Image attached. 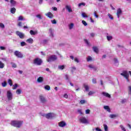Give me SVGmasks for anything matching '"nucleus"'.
<instances>
[{
  "label": "nucleus",
  "instance_id": "nucleus-16",
  "mask_svg": "<svg viewBox=\"0 0 131 131\" xmlns=\"http://www.w3.org/2000/svg\"><path fill=\"white\" fill-rule=\"evenodd\" d=\"M45 15L46 16H47V17H48V18H50V19H52L54 17V15L50 12H49L48 13H46Z\"/></svg>",
  "mask_w": 131,
  "mask_h": 131
},
{
  "label": "nucleus",
  "instance_id": "nucleus-48",
  "mask_svg": "<svg viewBox=\"0 0 131 131\" xmlns=\"http://www.w3.org/2000/svg\"><path fill=\"white\" fill-rule=\"evenodd\" d=\"M94 94H95V92L90 91L88 95H89V96H92V95H94Z\"/></svg>",
  "mask_w": 131,
  "mask_h": 131
},
{
  "label": "nucleus",
  "instance_id": "nucleus-18",
  "mask_svg": "<svg viewBox=\"0 0 131 131\" xmlns=\"http://www.w3.org/2000/svg\"><path fill=\"white\" fill-rule=\"evenodd\" d=\"M30 33L31 35H35V34H37L38 32L36 30H35V31L30 30Z\"/></svg>",
  "mask_w": 131,
  "mask_h": 131
},
{
  "label": "nucleus",
  "instance_id": "nucleus-21",
  "mask_svg": "<svg viewBox=\"0 0 131 131\" xmlns=\"http://www.w3.org/2000/svg\"><path fill=\"white\" fill-rule=\"evenodd\" d=\"M26 42H28V43H33V39L30 38L26 40Z\"/></svg>",
  "mask_w": 131,
  "mask_h": 131
},
{
  "label": "nucleus",
  "instance_id": "nucleus-8",
  "mask_svg": "<svg viewBox=\"0 0 131 131\" xmlns=\"http://www.w3.org/2000/svg\"><path fill=\"white\" fill-rule=\"evenodd\" d=\"M39 99L40 102L42 104H45V103H47V99H46V97H45L43 95H39Z\"/></svg>",
  "mask_w": 131,
  "mask_h": 131
},
{
  "label": "nucleus",
  "instance_id": "nucleus-28",
  "mask_svg": "<svg viewBox=\"0 0 131 131\" xmlns=\"http://www.w3.org/2000/svg\"><path fill=\"white\" fill-rule=\"evenodd\" d=\"M25 18H23V16H19L18 18V21H25Z\"/></svg>",
  "mask_w": 131,
  "mask_h": 131
},
{
  "label": "nucleus",
  "instance_id": "nucleus-52",
  "mask_svg": "<svg viewBox=\"0 0 131 131\" xmlns=\"http://www.w3.org/2000/svg\"><path fill=\"white\" fill-rule=\"evenodd\" d=\"M85 114H90V113L91 112V110L88 109L85 111Z\"/></svg>",
  "mask_w": 131,
  "mask_h": 131
},
{
  "label": "nucleus",
  "instance_id": "nucleus-51",
  "mask_svg": "<svg viewBox=\"0 0 131 131\" xmlns=\"http://www.w3.org/2000/svg\"><path fill=\"white\" fill-rule=\"evenodd\" d=\"M0 27L1 28L4 29V28H5V25H4L3 23H0Z\"/></svg>",
  "mask_w": 131,
  "mask_h": 131
},
{
  "label": "nucleus",
  "instance_id": "nucleus-20",
  "mask_svg": "<svg viewBox=\"0 0 131 131\" xmlns=\"http://www.w3.org/2000/svg\"><path fill=\"white\" fill-rule=\"evenodd\" d=\"M10 12L11 14H15L16 13V8L15 7L10 9Z\"/></svg>",
  "mask_w": 131,
  "mask_h": 131
},
{
  "label": "nucleus",
  "instance_id": "nucleus-19",
  "mask_svg": "<svg viewBox=\"0 0 131 131\" xmlns=\"http://www.w3.org/2000/svg\"><path fill=\"white\" fill-rule=\"evenodd\" d=\"M103 108L105 110H106L107 112H111V110H110V107H109V106L105 105L104 106Z\"/></svg>",
  "mask_w": 131,
  "mask_h": 131
},
{
  "label": "nucleus",
  "instance_id": "nucleus-11",
  "mask_svg": "<svg viewBox=\"0 0 131 131\" xmlns=\"http://www.w3.org/2000/svg\"><path fill=\"white\" fill-rule=\"evenodd\" d=\"M67 125V124L64 121H60L58 123V126H60V127H64V126H66Z\"/></svg>",
  "mask_w": 131,
  "mask_h": 131
},
{
  "label": "nucleus",
  "instance_id": "nucleus-64",
  "mask_svg": "<svg viewBox=\"0 0 131 131\" xmlns=\"http://www.w3.org/2000/svg\"><path fill=\"white\" fill-rule=\"evenodd\" d=\"M95 130L96 131H102V129L99 128L98 127L96 128Z\"/></svg>",
  "mask_w": 131,
  "mask_h": 131
},
{
  "label": "nucleus",
  "instance_id": "nucleus-22",
  "mask_svg": "<svg viewBox=\"0 0 131 131\" xmlns=\"http://www.w3.org/2000/svg\"><path fill=\"white\" fill-rule=\"evenodd\" d=\"M37 81L39 83L42 82V81H43V77H39V78H37Z\"/></svg>",
  "mask_w": 131,
  "mask_h": 131
},
{
  "label": "nucleus",
  "instance_id": "nucleus-31",
  "mask_svg": "<svg viewBox=\"0 0 131 131\" xmlns=\"http://www.w3.org/2000/svg\"><path fill=\"white\" fill-rule=\"evenodd\" d=\"M65 68V66H58V69L60 70H63Z\"/></svg>",
  "mask_w": 131,
  "mask_h": 131
},
{
  "label": "nucleus",
  "instance_id": "nucleus-14",
  "mask_svg": "<svg viewBox=\"0 0 131 131\" xmlns=\"http://www.w3.org/2000/svg\"><path fill=\"white\" fill-rule=\"evenodd\" d=\"M102 95H103L104 97H106V98H108L109 99L111 98V95H110V94H109L107 92H103L102 93Z\"/></svg>",
  "mask_w": 131,
  "mask_h": 131
},
{
  "label": "nucleus",
  "instance_id": "nucleus-53",
  "mask_svg": "<svg viewBox=\"0 0 131 131\" xmlns=\"http://www.w3.org/2000/svg\"><path fill=\"white\" fill-rule=\"evenodd\" d=\"M75 62H76L77 63H79V60H78V58L77 57H75L74 58Z\"/></svg>",
  "mask_w": 131,
  "mask_h": 131
},
{
  "label": "nucleus",
  "instance_id": "nucleus-2",
  "mask_svg": "<svg viewBox=\"0 0 131 131\" xmlns=\"http://www.w3.org/2000/svg\"><path fill=\"white\" fill-rule=\"evenodd\" d=\"M33 64L37 66H40L42 64V59L40 58H36L33 60Z\"/></svg>",
  "mask_w": 131,
  "mask_h": 131
},
{
  "label": "nucleus",
  "instance_id": "nucleus-59",
  "mask_svg": "<svg viewBox=\"0 0 131 131\" xmlns=\"http://www.w3.org/2000/svg\"><path fill=\"white\" fill-rule=\"evenodd\" d=\"M63 98H65L66 99H68V95L67 94H65L63 95Z\"/></svg>",
  "mask_w": 131,
  "mask_h": 131
},
{
  "label": "nucleus",
  "instance_id": "nucleus-36",
  "mask_svg": "<svg viewBox=\"0 0 131 131\" xmlns=\"http://www.w3.org/2000/svg\"><path fill=\"white\" fill-rule=\"evenodd\" d=\"M12 89L13 90H16V89H17L18 88V84L17 83H15L14 85H12Z\"/></svg>",
  "mask_w": 131,
  "mask_h": 131
},
{
  "label": "nucleus",
  "instance_id": "nucleus-34",
  "mask_svg": "<svg viewBox=\"0 0 131 131\" xmlns=\"http://www.w3.org/2000/svg\"><path fill=\"white\" fill-rule=\"evenodd\" d=\"M106 38H107V40H108V41H109L112 39L113 37H112V36L107 35Z\"/></svg>",
  "mask_w": 131,
  "mask_h": 131
},
{
  "label": "nucleus",
  "instance_id": "nucleus-55",
  "mask_svg": "<svg viewBox=\"0 0 131 131\" xmlns=\"http://www.w3.org/2000/svg\"><path fill=\"white\" fill-rule=\"evenodd\" d=\"M0 49L2 51H5V50H6V47H3V46H1L0 47Z\"/></svg>",
  "mask_w": 131,
  "mask_h": 131
},
{
  "label": "nucleus",
  "instance_id": "nucleus-62",
  "mask_svg": "<svg viewBox=\"0 0 131 131\" xmlns=\"http://www.w3.org/2000/svg\"><path fill=\"white\" fill-rule=\"evenodd\" d=\"M89 68H91V69H94V68H95V67L93 66V65H92V64H90L89 66Z\"/></svg>",
  "mask_w": 131,
  "mask_h": 131
},
{
  "label": "nucleus",
  "instance_id": "nucleus-61",
  "mask_svg": "<svg viewBox=\"0 0 131 131\" xmlns=\"http://www.w3.org/2000/svg\"><path fill=\"white\" fill-rule=\"evenodd\" d=\"M94 15L96 18H98V17H99V16H98V15H97V13L96 12V11L94 12Z\"/></svg>",
  "mask_w": 131,
  "mask_h": 131
},
{
  "label": "nucleus",
  "instance_id": "nucleus-15",
  "mask_svg": "<svg viewBox=\"0 0 131 131\" xmlns=\"http://www.w3.org/2000/svg\"><path fill=\"white\" fill-rule=\"evenodd\" d=\"M83 88H84L86 92H89V91H90V86H89V85H88L87 83H84L83 84Z\"/></svg>",
  "mask_w": 131,
  "mask_h": 131
},
{
  "label": "nucleus",
  "instance_id": "nucleus-43",
  "mask_svg": "<svg viewBox=\"0 0 131 131\" xmlns=\"http://www.w3.org/2000/svg\"><path fill=\"white\" fill-rule=\"evenodd\" d=\"M107 15H108V17L110 18V19H111V20H113V19H114V18L112 16V15H111V14L108 13L107 14Z\"/></svg>",
  "mask_w": 131,
  "mask_h": 131
},
{
  "label": "nucleus",
  "instance_id": "nucleus-3",
  "mask_svg": "<svg viewBox=\"0 0 131 131\" xmlns=\"http://www.w3.org/2000/svg\"><path fill=\"white\" fill-rule=\"evenodd\" d=\"M57 56H56V55H51L50 56H49L47 58V61L49 63H51L52 62H54V61H56V60H57Z\"/></svg>",
  "mask_w": 131,
  "mask_h": 131
},
{
  "label": "nucleus",
  "instance_id": "nucleus-6",
  "mask_svg": "<svg viewBox=\"0 0 131 131\" xmlns=\"http://www.w3.org/2000/svg\"><path fill=\"white\" fill-rule=\"evenodd\" d=\"M7 97L8 101L13 100V94L11 91L9 90L7 92Z\"/></svg>",
  "mask_w": 131,
  "mask_h": 131
},
{
  "label": "nucleus",
  "instance_id": "nucleus-50",
  "mask_svg": "<svg viewBox=\"0 0 131 131\" xmlns=\"http://www.w3.org/2000/svg\"><path fill=\"white\" fill-rule=\"evenodd\" d=\"M77 112L80 114V115H82L83 114V113H82L81 110H78Z\"/></svg>",
  "mask_w": 131,
  "mask_h": 131
},
{
  "label": "nucleus",
  "instance_id": "nucleus-40",
  "mask_svg": "<svg viewBox=\"0 0 131 131\" xmlns=\"http://www.w3.org/2000/svg\"><path fill=\"white\" fill-rule=\"evenodd\" d=\"M11 64H12V67H13V68H17V65L16 64V63H15L14 62H11Z\"/></svg>",
  "mask_w": 131,
  "mask_h": 131
},
{
  "label": "nucleus",
  "instance_id": "nucleus-33",
  "mask_svg": "<svg viewBox=\"0 0 131 131\" xmlns=\"http://www.w3.org/2000/svg\"><path fill=\"white\" fill-rule=\"evenodd\" d=\"M4 67H5V64H4L3 62L0 61V68L1 69H3V68H4Z\"/></svg>",
  "mask_w": 131,
  "mask_h": 131
},
{
  "label": "nucleus",
  "instance_id": "nucleus-42",
  "mask_svg": "<svg viewBox=\"0 0 131 131\" xmlns=\"http://www.w3.org/2000/svg\"><path fill=\"white\" fill-rule=\"evenodd\" d=\"M120 127L121 128L122 130L123 131H126V129L123 126V125H120Z\"/></svg>",
  "mask_w": 131,
  "mask_h": 131
},
{
  "label": "nucleus",
  "instance_id": "nucleus-47",
  "mask_svg": "<svg viewBox=\"0 0 131 131\" xmlns=\"http://www.w3.org/2000/svg\"><path fill=\"white\" fill-rule=\"evenodd\" d=\"M82 23L84 26H88V23L84 20H82Z\"/></svg>",
  "mask_w": 131,
  "mask_h": 131
},
{
  "label": "nucleus",
  "instance_id": "nucleus-27",
  "mask_svg": "<svg viewBox=\"0 0 131 131\" xmlns=\"http://www.w3.org/2000/svg\"><path fill=\"white\" fill-rule=\"evenodd\" d=\"M44 89L46 90V91H50L51 90V87L49 85H46L44 86Z\"/></svg>",
  "mask_w": 131,
  "mask_h": 131
},
{
  "label": "nucleus",
  "instance_id": "nucleus-54",
  "mask_svg": "<svg viewBox=\"0 0 131 131\" xmlns=\"http://www.w3.org/2000/svg\"><path fill=\"white\" fill-rule=\"evenodd\" d=\"M51 23H52V24H57V21H56L55 19L51 20Z\"/></svg>",
  "mask_w": 131,
  "mask_h": 131
},
{
  "label": "nucleus",
  "instance_id": "nucleus-44",
  "mask_svg": "<svg viewBox=\"0 0 131 131\" xmlns=\"http://www.w3.org/2000/svg\"><path fill=\"white\" fill-rule=\"evenodd\" d=\"M2 86H3V88L7 86V82L4 81V82H2Z\"/></svg>",
  "mask_w": 131,
  "mask_h": 131
},
{
  "label": "nucleus",
  "instance_id": "nucleus-38",
  "mask_svg": "<svg viewBox=\"0 0 131 131\" xmlns=\"http://www.w3.org/2000/svg\"><path fill=\"white\" fill-rule=\"evenodd\" d=\"M81 16L83 17V18H88V15L85 14L84 12H82L81 13Z\"/></svg>",
  "mask_w": 131,
  "mask_h": 131
},
{
  "label": "nucleus",
  "instance_id": "nucleus-63",
  "mask_svg": "<svg viewBox=\"0 0 131 131\" xmlns=\"http://www.w3.org/2000/svg\"><path fill=\"white\" fill-rule=\"evenodd\" d=\"M37 18H38V19H41V16L40 14H38L36 15Z\"/></svg>",
  "mask_w": 131,
  "mask_h": 131
},
{
  "label": "nucleus",
  "instance_id": "nucleus-56",
  "mask_svg": "<svg viewBox=\"0 0 131 131\" xmlns=\"http://www.w3.org/2000/svg\"><path fill=\"white\" fill-rule=\"evenodd\" d=\"M114 61L115 64H118V60H117V59L115 58L114 59Z\"/></svg>",
  "mask_w": 131,
  "mask_h": 131
},
{
  "label": "nucleus",
  "instance_id": "nucleus-23",
  "mask_svg": "<svg viewBox=\"0 0 131 131\" xmlns=\"http://www.w3.org/2000/svg\"><path fill=\"white\" fill-rule=\"evenodd\" d=\"M49 33L50 37H54V33L53 32V30L52 29H49Z\"/></svg>",
  "mask_w": 131,
  "mask_h": 131
},
{
  "label": "nucleus",
  "instance_id": "nucleus-60",
  "mask_svg": "<svg viewBox=\"0 0 131 131\" xmlns=\"http://www.w3.org/2000/svg\"><path fill=\"white\" fill-rule=\"evenodd\" d=\"M84 41L86 43V45H88V46H89L90 45L89 43V41L87 39H84Z\"/></svg>",
  "mask_w": 131,
  "mask_h": 131
},
{
  "label": "nucleus",
  "instance_id": "nucleus-35",
  "mask_svg": "<svg viewBox=\"0 0 131 131\" xmlns=\"http://www.w3.org/2000/svg\"><path fill=\"white\" fill-rule=\"evenodd\" d=\"M82 6H83V7H84V6H85V3H79L78 5V7L79 8H80V7H81Z\"/></svg>",
  "mask_w": 131,
  "mask_h": 131
},
{
  "label": "nucleus",
  "instance_id": "nucleus-37",
  "mask_svg": "<svg viewBox=\"0 0 131 131\" xmlns=\"http://www.w3.org/2000/svg\"><path fill=\"white\" fill-rule=\"evenodd\" d=\"M128 95H131V85L128 86Z\"/></svg>",
  "mask_w": 131,
  "mask_h": 131
},
{
  "label": "nucleus",
  "instance_id": "nucleus-9",
  "mask_svg": "<svg viewBox=\"0 0 131 131\" xmlns=\"http://www.w3.org/2000/svg\"><path fill=\"white\" fill-rule=\"evenodd\" d=\"M16 34L17 35V36H19V38H20L21 39H23L24 37H25V34L20 32V31H16Z\"/></svg>",
  "mask_w": 131,
  "mask_h": 131
},
{
  "label": "nucleus",
  "instance_id": "nucleus-13",
  "mask_svg": "<svg viewBox=\"0 0 131 131\" xmlns=\"http://www.w3.org/2000/svg\"><path fill=\"white\" fill-rule=\"evenodd\" d=\"M122 14V11L121 10V9L119 8L117 9V16L118 18H119L120 17V15Z\"/></svg>",
  "mask_w": 131,
  "mask_h": 131
},
{
  "label": "nucleus",
  "instance_id": "nucleus-5",
  "mask_svg": "<svg viewBox=\"0 0 131 131\" xmlns=\"http://www.w3.org/2000/svg\"><path fill=\"white\" fill-rule=\"evenodd\" d=\"M121 75H122V76H124V77L126 78L127 82L129 81L128 80V77L129 76L128 72H127V71H124L123 73H121Z\"/></svg>",
  "mask_w": 131,
  "mask_h": 131
},
{
  "label": "nucleus",
  "instance_id": "nucleus-24",
  "mask_svg": "<svg viewBox=\"0 0 131 131\" xmlns=\"http://www.w3.org/2000/svg\"><path fill=\"white\" fill-rule=\"evenodd\" d=\"M93 50L95 53H96V54H98L99 53V49L97 48V47H94L93 48Z\"/></svg>",
  "mask_w": 131,
  "mask_h": 131
},
{
  "label": "nucleus",
  "instance_id": "nucleus-12",
  "mask_svg": "<svg viewBox=\"0 0 131 131\" xmlns=\"http://www.w3.org/2000/svg\"><path fill=\"white\" fill-rule=\"evenodd\" d=\"M66 10L69 12V13H72V8H71V6L70 5H66Z\"/></svg>",
  "mask_w": 131,
  "mask_h": 131
},
{
  "label": "nucleus",
  "instance_id": "nucleus-7",
  "mask_svg": "<svg viewBox=\"0 0 131 131\" xmlns=\"http://www.w3.org/2000/svg\"><path fill=\"white\" fill-rule=\"evenodd\" d=\"M14 56H16L17 58H19L20 59H21V58H23V54L22 53L19 52V51H15L14 52Z\"/></svg>",
  "mask_w": 131,
  "mask_h": 131
},
{
  "label": "nucleus",
  "instance_id": "nucleus-30",
  "mask_svg": "<svg viewBox=\"0 0 131 131\" xmlns=\"http://www.w3.org/2000/svg\"><path fill=\"white\" fill-rule=\"evenodd\" d=\"M74 26V24L73 23H71V24H70L69 25V28L70 30H71V29L73 28Z\"/></svg>",
  "mask_w": 131,
  "mask_h": 131
},
{
  "label": "nucleus",
  "instance_id": "nucleus-39",
  "mask_svg": "<svg viewBox=\"0 0 131 131\" xmlns=\"http://www.w3.org/2000/svg\"><path fill=\"white\" fill-rule=\"evenodd\" d=\"M21 47H24V46H27V44L25 41H22L20 42Z\"/></svg>",
  "mask_w": 131,
  "mask_h": 131
},
{
  "label": "nucleus",
  "instance_id": "nucleus-17",
  "mask_svg": "<svg viewBox=\"0 0 131 131\" xmlns=\"http://www.w3.org/2000/svg\"><path fill=\"white\" fill-rule=\"evenodd\" d=\"M11 7H15L17 2L15 0H10Z\"/></svg>",
  "mask_w": 131,
  "mask_h": 131
},
{
  "label": "nucleus",
  "instance_id": "nucleus-32",
  "mask_svg": "<svg viewBox=\"0 0 131 131\" xmlns=\"http://www.w3.org/2000/svg\"><path fill=\"white\" fill-rule=\"evenodd\" d=\"M86 60H87V62H90V61L93 60V58H92V57H91L90 56H89L86 58Z\"/></svg>",
  "mask_w": 131,
  "mask_h": 131
},
{
  "label": "nucleus",
  "instance_id": "nucleus-4",
  "mask_svg": "<svg viewBox=\"0 0 131 131\" xmlns=\"http://www.w3.org/2000/svg\"><path fill=\"white\" fill-rule=\"evenodd\" d=\"M43 116L47 118V119H52V118H54V117H56V115L53 113H48L47 114H44Z\"/></svg>",
  "mask_w": 131,
  "mask_h": 131
},
{
  "label": "nucleus",
  "instance_id": "nucleus-29",
  "mask_svg": "<svg viewBox=\"0 0 131 131\" xmlns=\"http://www.w3.org/2000/svg\"><path fill=\"white\" fill-rule=\"evenodd\" d=\"M8 83L9 84V85H10V86H12V85H13V81H12V80H11V79H8Z\"/></svg>",
  "mask_w": 131,
  "mask_h": 131
},
{
  "label": "nucleus",
  "instance_id": "nucleus-41",
  "mask_svg": "<svg viewBox=\"0 0 131 131\" xmlns=\"http://www.w3.org/2000/svg\"><path fill=\"white\" fill-rule=\"evenodd\" d=\"M103 127L105 131H108V126L106 124H103Z\"/></svg>",
  "mask_w": 131,
  "mask_h": 131
},
{
  "label": "nucleus",
  "instance_id": "nucleus-1",
  "mask_svg": "<svg viewBox=\"0 0 131 131\" xmlns=\"http://www.w3.org/2000/svg\"><path fill=\"white\" fill-rule=\"evenodd\" d=\"M23 123V121H12L11 122V125L15 127H21V125H22Z\"/></svg>",
  "mask_w": 131,
  "mask_h": 131
},
{
  "label": "nucleus",
  "instance_id": "nucleus-57",
  "mask_svg": "<svg viewBox=\"0 0 131 131\" xmlns=\"http://www.w3.org/2000/svg\"><path fill=\"white\" fill-rule=\"evenodd\" d=\"M65 77H66V79H67V80H69V75L66 74L65 75Z\"/></svg>",
  "mask_w": 131,
  "mask_h": 131
},
{
  "label": "nucleus",
  "instance_id": "nucleus-49",
  "mask_svg": "<svg viewBox=\"0 0 131 131\" xmlns=\"http://www.w3.org/2000/svg\"><path fill=\"white\" fill-rule=\"evenodd\" d=\"M47 42H48V40H43L41 42V43H42L43 45H45L46 43H47Z\"/></svg>",
  "mask_w": 131,
  "mask_h": 131
},
{
  "label": "nucleus",
  "instance_id": "nucleus-45",
  "mask_svg": "<svg viewBox=\"0 0 131 131\" xmlns=\"http://www.w3.org/2000/svg\"><path fill=\"white\" fill-rule=\"evenodd\" d=\"M16 94H17V95H20V94H21V90L20 89H17L16 91Z\"/></svg>",
  "mask_w": 131,
  "mask_h": 131
},
{
  "label": "nucleus",
  "instance_id": "nucleus-25",
  "mask_svg": "<svg viewBox=\"0 0 131 131\" xmlns=\"http://www.w3.org/2000/svg\"><path fill=\"white\" fill-rule=\"evenodd\" d=\"M76 70V68L75 67H71V72L72 74H73L74 73V71Z\"/></svg>",
  "mask_w": 131,
  "mask_h": 131
},
{
  "label": "nucleus",
  "instance_id": "nucleus-46",
  "mask_svg": "<svg viewBox=\"0 0 131 131\" xmlns=\"http://www.w3.org/2000/svg\"><path fill=\"white\" fill-rule=\"evenodd\" d=\"M86 103V101L85 100L82 99L80 101V104H85Z\"/></svg>",
  "mask_w": 131,
  "mask_h": 131
},
{
  "label": "nucleus",
  "instance_id": "nucleus-58",
  "mask_svg": "<svg viewBox=\"0 0 131 131\" xmlns=\"http://www.w3.org/2000/svg\"><path fill=\"white\" fill-rule=\"evenodd\" d=\"M92 82L93 83H97V80L96 79H92Z\"/></svg>",
  "mask_w": 131,
  "mask_h": 131
},
{
  "label": "nucleus",
  "instance_id": "nucleus-26",
  "mask_svg": "<svg viewBox=\"0 0 131 131\" xmlns=\"http://www.w3.org/2000/svg\"><path fill=\"white\" fill-rule=\"evenodd\" d=\"M117 116H118V115H117L111 114V115H110L109 117L110 118H116V117H117Z\"/></svg>",
  "mask_w": 131,
  "mask_h": 131
},
{
  "label": "nucleus",
  "instance_id": "nucleus-10",
  "mask_svg": "<svg viewBox=\"0 0 131 131\" xmlns=\"http://www.w3.org/2000/svg\"><path fill=\"white\" fill-rule=\"evenodd\" d=\"M80 121L82 123H84V124H89V121L85 117H82L80 119Z\"/></svg>",
  "mask_w": 131,
  "mask_h": 131
}]
</instances>
